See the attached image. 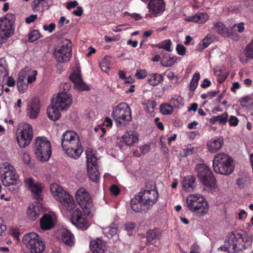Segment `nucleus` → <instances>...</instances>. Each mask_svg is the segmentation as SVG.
<instances>
[{"instance_id":"nucleus-1","label":"nucleus","mask_w":253,"mask_h":253,"mask_svg":"<svg viewBox=\"0 0 253 253\" xmlns=\"http://www.w3.org/2000/svg\"><path fill=\"white\" fill-rule=\"evenodd\" d=\"M252 239L245 231L236 230L229 233L224 246L220 247L221 250L229 253H235L251 245Z\"/></svg>"},{"instance_id":"nucleus-2","label":"nucleus","mask_w":253,"mask_h":253,"mask_svg":"<svg viewBox=\"0 0 253 253\" xmlns=\"http://www.w3.org/2000/svg\"><path fill=\"white\" fill-rule=\"evenodd\" d=\"M52 195L55 199L60 203L59 207L63 210L71 211L76 206L72 196L56 183H53L50 186Z\"/></svg>"},{"instance_id":"nucleus-3","label":"nucleus","mask_w":253,"mask_h":253,"mask_svg":"<svg viewBox=\"0 0 253 253\" xmlns=\"http://www.w3.org/2000/svg\"><path fill=\"white\" fill-rule=\"evenodd\" d=\"M186 205L189 210L197 216L205 215L209 210V204L205 198L198 194L189 195L186 198Z\"/></svg>"},{"instance_id":"nucleus-4","label":"nucleus","mask_w":253,"mask_h":253,"mask_svg":"<svg viewBox=\"0 0 253 253\" xmlns=\"http://www.w3.org/2000/svg\"><path fill=\"white\" fill-rule=\"evenodd\" d=\"M212 168L214 171L223 175H229L234 169L233 159L225 153L215 155L212 161Z\"/></svg>"},{"instance_id":"nucleus-5","label":"nucleus","mask_w":253,"mask_h":253,"mask_svg":"<svg viewBox=\"0 0 253 253\" xmlns=\"http://www.w3.org/2000/svg\"><path fill=\"white\" fill-rule=\"evenodd\" d=\"M14 22L15 15L12 13H7L0 18V48L13 34Z\"/></svg>"},{"instance_id":"nucleus-6","label":"nucleus","mask_w":253,"mask_h":253,"mask_svg":"<svg viewBox=\"0 0 253 253\" xmlns=\"http://www.w3.org/2000/svg\"><path fill=\"white\" fill-rule=\"evenodd\" d=\"M34 151L36 158L39 161H47L51 153L50 142L45 137H37L34 143Z\"/></svg>"},{"instance_id":"nucleus-7","label":"nucleus","mask_w":253,"mask_h":253,"mask_svg":"<svg viewBox=\"0 0 253 253\" xmlns=\"http://www.w3.org/2000/svg\"><path fill=\"white\" fill-rule=\"evenodd\" d=\"M112 117L117 126H125L132 120L131 109L126 103H120L113 108Z\"/></svg>"},{"instance_id":"nucleus-8","label":"nucleus","mask_w":253,"mask_h":253,"mask_svg":"<svg viewBox=\"0 0 253 253\" xmlns=\"http://www.w3.org/2000/svg\"><path fill=\"white\" fill-rule=\"evenodd\" d=\"M23 243L31 253H42L45 250V243L34 232L24 235Z\"/></svg>"},{"instance_id":"nucleus-9","label":"nucleus","mask_w":253,"mask_h":253,"mask_svg":"<svg viewBox=\"0 0 253 253\" xmlns=\"http://www.w3.org/2000/svg\"><path fill=\"white\" fill-rule=\"evenodd\" d=\"M195 169L201 182L207 187L213 188L216 185V179L211 170L205 164L196 165Z\"/></svg>"},{"instance_id":"nucleus-10","label":"nucleus","mask_w":253,"mask_h":253,"mask_svg":"<svg viewBox=\"0 0 253 253\" xmlns=\"http://www.w3.org/2000/svg\"><path fill=\"white\" fill-rule=\"evenodd\" d=\"M76 199L77 202L81 207L84 214L86 215H91L94 211L92 200L89 194L84 188H80L76 192Z\"/></svg>"},{"instance_id":"nucleus-11","label":"nucleus","mask_w":253,"mask_h":253,"mask_svg":"<svg viewBox=\"0 0 253 253\" xmlns=\"http://www.w3.org/2000/svg\"><path fill=\"white\" fill-rule=\"evenodd\" d=\"M72 43L67 39L62 40V44L58 46L54 51V55L57 61L59 63H64L68 61L72 55Z\"/></svg>"},{"instance_id":"nucleus-12","label":"nucleus","mask_w":253,"mask_h":253,"mask_svg":"<svg viewBox=\"0 0 253 253\" xmlns=\"http://www.w3.org/2000/svg\"><path fill=\"white\" fill-rule=\"evenodd\" d=\"M22 129L17 135L16 139L21 148H25L31 142L33 137V128L31 125L27 123L22 124Z\"/></svg>"},{"instance_id":"nucleus-13","label":"nucleus","mask_w":253,"mask_h":253,"mask_svg":"<svg viewBox=\"0 0 253 253\" xmlns=\"http://www.w3.org/2000/svg\"><path fill=\"white\" fill-rule=\"evenodd\" d=\"M138 196L141 199L143 206L148 209L157 202L159 197V193L154 185L151 190L147 189L141 191L139 193Z\"/></svg>"},{"instance_id":"nucleus-14","label":"nucleus","mask_w":253,"mask_h":253,"mask_svg":"<svg viewBox=\"0 0 253 253\" xmlns=\"http://www.w3.org/2000/svg\"><path fill=\"white\" fill-rule=\"evenodd\" d=\"M80 141L79 136L76 132L67 130L62 135L61 145L65 151L71 146L75 147Z\"/></svg>"},{"instance_id":"nucleus-15","label":"nucleus","mask_w":253,"mask_h":253,"mask_svg":"<svg viewBox=\"0 0 253 253\" xmlns=\"http://www.w3.org/2000/svg\"><path fill=\"white\" fill-rule=\"evenodd\" d=\"M143 2H146L148 0H141ZM147 7L150 14H148L146 17H157L162 14L165 9V4L163 0H150Z\"/></svg>"},{"instance_id":"nucleus-16","label":"nucleus","mask_w":253,"mask_h":253,"mask_svg":"<svg viewBox=\"0 0 253 253\" xmlns=\"http://www.w3.org/2000/svg\"><path fill=\"white\" fill-rule=\"evenodd\" d=\"M237 24H235L232 27L226 28L221 22H217L214 24V29L219 34L224 37L230 38L233 40H238L239 35L237 33L236 30H234V28Z\"/></svg>"},{"instance_id":"nucleus-17","label":"nucleus","mask_w":253,"mask_h":253,"mask_svg":"<svg viewBox=\"0 0 253 253\" xmlns=\"http://www.w3.org/2000/svg\"><path fill=\"white\" fill-rule=\"evenodd\" d=\"M71 220L77 228L83 230H86L89 225L88 221L84 217L82 211L79 209L73 212Z\"/></svg>"},{"instance_id":"nucleus-18","label":"nucleus","mask_w":253,"mask_h":253,"mask_svg":"<svg viewBox=\"0 0 253 253\" xmlns=\"http://www.w3.org/2000/svg\"><path fill=\"white\" fill-rule=\"evenodd\" d=\"M25 183L31 191L35 199L39 202L42 201L41 193L42 189L41 184L39 182H35L34 179L31 177L26 178Z\"/></svg>"},{"instance_id":"nucleus-19","label":"nucleus","mask_w":253,"mask_h":253,"mask_svg":"<svg viewBox=\"0 0 253 253\" xmlns=\"http://www.w3.org/2000/svg\"><path fill=\"white\" fill-rule=\"evenodd\" d=\"M52 100H54L61 110H64L67 109L71 105L72 98L70 94L66 92H61Z\"/></svg>"},{"instance_id":"nucleus-20","label":"nucleus","mask_w":253,"mask_h":253,"mask_svg":"<svg viewBox=\"0 0 253 253\" xmlns=\"http://www.w3.org/2000/svg\"><path fill=\"white\" fill-rule=\"evenodd\" d=\"M41 109L39 99L37 97L33 98L27 105V115L32 119L37 118Z\"/></svg>"},{"instance_id":"nucleus-21","label":"nucleus","mask_w":253,"mask_h":253,"mask_svg":"<svg viewBox=\"0 0 253 253\" xmlns=\"http://www.w3.org/2000/svg\"><path fill=\"white\" fill-rule=\"evenodd\" d=\"M69 79L74 83L75 87L79 91L88 90L89 87L83 82L79 71L74 72L69 77Z\"/></svg>"},{"instance_id":"nucleus-22","label":"nucleus","mask_w":253,"mask_h":253,"mask_svg":"<svg viewBox=\"0 0 253 253\" xmlns=\"http://www.w3.org/2000/svg\"><path fill=\"white\" fill-rule=\"evenodd\" d=\"M89 247L92 253H104L107 249L105 242L100 238L91 240Z\"/></svg>"},{"instance_id":"nucleus-23","label":"nucleus","mask_w":253,"mask_h":253,"mask_svg":"<svg viewBox=\"0 0 253 253\" xmlns=\"http://www.w3.org/2000/svg\"><path fill=\"white\" fill-rule=\"evenodd\" d=\"M58 239L66 245L72 247L74 244V237L73 234L68 230L63 229L58 231Z\"/></svg>"},{"instance_id":"nucleus-24","label":"nucleus","mask_w":253,"mask_h":253,"mask_svg":"<svg viewBox=\"0 0 253 253\" xmlns=\"http://www.w3.org/2000/svg\"><path fill=\"white\" fill-rule=\"evenodd\" d=\"M59 110H61L59 107L57 106L54 100H52L50 105L47 107L46 110L48 118L52 121L59 119L61 115Z\"/></svg>"},{"instance_id":"nucleus-25","label":"nucleus","mask_w":253,"mask_h":253,"mask_svg":"<svg viewBox=\"0 0 253 253\" xmlns=\"http://www.w3.org/2000/svg\"><path fill=\"white\" fill-rule=\"evenodd\" d=\"M223 145V139L222 137L212 138L209 140L207 145L209 151L212 153H215L219 150Z\"/></svg>"},{"instance_id":"nucleus-26","label":"nucleus","mask_w":253,"mask_h":253,"mask_svg":"<svg viewBox=\"0 0 253 253\" xmlns=\"http://www.w3.org/2000/svg\"><path fill=\"white\" fill-rule=\"evenodd\" d=\"M123 142L126 145L130 146L138 140V135L135 131H126L122 137Z\"/></svg>"},{"instance_id":"nucleus-27","label":"nucleus","mask_w":253,"mask_h":253,"mask_svg":"<svg viewBox=\"0 0 253 253\" xmlns=\"http://www.w3.org/2000/svg\"><path fill=\"white\" fill-rule=\"evenodd\" d=\"M240 61L247 63L250 60L253 59V39L246 46L243 53L240 56Z\"/></svg>"},{"instance_id":"nucleus-28","label":"nucleus","mask_w":253,"mask_h":253,"mask_svg":"<svg viewBox=\"0 0 253 253\" xmlns=\"http://www.w3.org/2000/svg\"><path fill=\"white\" fill-rule=\"evenodd\" d=\"M183 189L187 192H192L196 187V178L193 175L185 176L182 181Z\"/></svg>"},{"instance_id":"nucleus-29","label":"nucleus","mask_w":253,"mask_h":253,"mask_svg":"<svg viewBox=\"0 0 253 253\" xmlns=\"http://www.w3.org/2000/svg\"><path fill=\"white\" fill-rule=\"evenodd\" d=\"M55 225L53 216L48 214H44L40 219V226L42 230H49Z\"/></svg>"},{"instance_id":"nucleus-30","label":"nucleus","mask_w":253,"mask_h":253,"mask_svg":"<svg viewBox=\"0 0 253 253\" xmlns=\"http://www.w3.org/2000/svg\"><path fill=\"white\" fill-rule=\"evenodd\" d=\"M66 154L70 157L77 159L81 155L83 152V149L82 146L80 141L78 142L77 145L74 147L72 146L69 148V149L65 150Z\"/></svg>"},{"instance_id":"nucleus-31","label":"nucleus","mask_w":253,"mask_h":253,"mask_svg":"<svg viewBox=\"0 0 253 253\" xmlns=\"http://www.w3.org/2000/svg\"><path fill=\"white\" fill-rule=\"evenodd\" d=\"M130 206L132 210L135 212H141L145 210L146 207L143 206V204L141 202L140 197L138 196H135L132 198L130 201Z\"/></svg>"},{"instance_id":"nucleus-32","label":"nucleus","mask_w":253,"mask_h":253,"mask_svg":"<svg viewBox=\"0 0 253 253\" xmlns=\"http://www.w3.org/2000/svg\"><path fill=\"white\" fill-rule=\"evenodd\" d=\"M26 74V71L22 70L20 72V75L19 77L17 83V85L19 92L20 93H24L26 92L28 89V84L25 83L24 75Z\"/></svg>"},{"instance_id":"nucleus-33","label":"nucleus","mask_w":253,"mask_h":253,"mask_svg":"<svg viewBox=\"0 0 253 253\" xmlns=\"http://www.w3.org/2000/svg\"><path fill=\"white\" fill-rule=\"evenodd\" d=\"M41 213V206L37 204L36 205H31L27 211V214L29 218L32 220H35Z\"/></svg>"},{"instance_id":"nucleus-34","label":"nucleus","mask_w":253,"mask_h":253,"mask_svg":"<svg viewBox=\"0 0 253 253\" xmlns=\"http://www.w3.org/2000/svg\"><path fill=\"white\" fill-rule=\"evenodd\" d=\"M162 235V231L159 228L148 230L146 234V238L148 242L159 240Z\"/></svg>"},{"instance_id":"nucleus-35","label":"nucleus","mask_w":253,"mask_h":253,"mask_svg":"<svg viewBox=\"0 0 253 253\" xmlns=\"http://www.w3.org/2000/svg\"><path fill=\"white\" fill-rule=\"evenodd\" d=\"M177 61V57L175 56H170L167 53L164 54L161 59V65L166 67H171Z\"/></svg>"},{"instance_id":"nucleus-36","label":"nucleus","mask_w":253,"mask_h":253,"mask_svg":"<svg viewBox=\"0 0 253 253\" xmlns=\"http://www.w3.org/2000/svg\"><path fill=\"white\" fill-rule=\"evenodd\" d=\"M208 18L209 16L206 13H198L193 16L187 18L186 20L189 22L204 23L207 21Z\"/></svg>"},{"instance_id":"nucleus-37","label":"nucleus","mask_w":253,"mask_h":253,"mask_svg":"<svg viewBox=\"0 0 253 253\" xmlns=\"http://www.w3.org/2000/svg\"><path fill=\"white\" fill-rule=\"evenodd\" d=\"M88 177L93 182H97L100 178V172L98 169V166L88 167L87 169Z\"/></svg>"},{"instance_id":"nucleus-38","label":"nucleus","mask_w":253,"mask_h":253,"mask_svg":"<svg viewBox=\"0 0 253 253\" xmlns=\"http://www.w3.org/2000/svg\"><path fill=\"white\" fill-rule=\"evenodd\" d=\"M2 184L5 186H9L18 184L19 181L18 176L17 175H13L10 176H5L1 179Z\"/></svg>"},{"instance_id":"nucleus-39","label":"nucleus","mask_w":253,"mask_h":253,"mask_svg":"<svg viewBox=\"0 0 253 253\" xmlns=\"http://www.w3.org/2000/svg\"><path fill=\"white\" fill-rule=\"evenodd\" d=\"M87 167H96L97 159L95 155L91 152L87 150L86 151Z\"/></svg>"},{"instance_id":"nucleus-40","label":"nucleus","mask_w":253,"mask_h":253,"mask_svg":"<svg viewBox=\"0 0 253 253\" xmlns=\"http://www.w3.org/2000/svg\"><path fill=\"white\" fill-rule=\"evenodd\" d=\"M148 82L152 85H156L163 80V76L159 74L155 73L150 75L148 79Z\"/></svg>"},{"instance_id":"nucleus-41","label":"nucleus","mask_w":253,"mask_h":253,"mask_svg":"<svg viewBox=\"0 0 253 253\" xmlns=\"http://www.w3.org/2000/svg\"><path fill=\"white\" fill-rule=\"evenodd\" d=\"M111 57L106 56L100 63V67L101 70L104 72H107L110 70Z\"/></svg>"},{"instance_id":"nucleus-42","label":"nucleus","mask_w":253,"mask_h":253,"mask_svg":"<svg viewBox=\"0 0 253 253\" xmlns=\"http://www.w3.org/2000/svg\"><path fill=\"white\" fill-rule=\"evenodd\" d=\"M200 78L199 73H195L193 77L192 80L190 84V90L194 91L197 87L198 82Z\"/></svg>"},{"instance_id":"nucleus-43","label":"nucleus","mask_w":253,"mask_h":253,"mask_svg":"<svg viewBox=\"0 0 253 253\" xmlns=\"http://www.w3.org/2000/svg\"><path fill=\"white\" fill-rule=\"evenodd\" d=\"M171 41L170 40H166L162 42L161 43L156 44L155 46L159 48L164 49L169 52H170L171 51Z\"/></svg>"},{"instance_id":"nucleus-44","label":"nucleus","mask_w":253,"mask_h":253,"mask_svg":"<svg viewBox=\"0 0 253 253\" xmlns=\"http://www.w3.org/2000/svg\"><path fill=\"white\" fill-rule=\"evenodd\" d=\"M182 100V98L180 96H174L171 99L170 102L172 106H173L174 108H177L183 105Z\"/></svg>"},{"instance_id":"nucleus-45","label":"nucleus","mask_w":253,"mask_h":253,"mask_svg":"<svg viewBox=\"0 0 253 253\" xmlns=\"http://www.w3.org/2000/svg\"><path fill=\"white\" fill-rule=\"evenodd\" d=\"M160 110L161 112L164 115L171 114L173 112L172 105L167 104L161 105Z\"/></svg>"},{"instance_id":"nucleus-46","label":"nucleus","mask_w":253,"mask_h":253,"mask_svg":"<svg viewBox=\"0 0 253 253\" xmlns=\"http://www.w3.org/2000/svg\"><path fill=\"white\" fill-rule=\"evenodd\" d=\"M10 170H14V167L7 162L3 163L0 164V175L4 174L7 171Z\"/></svg>"},{"instance_id":"nucleus-47","label":"nucleus","mask_w":253,"mask_h":253,"mask_svg":"<svg viewBox=\"0 0 253 253\" xmlns=\"http://www.w3.org/2000/svg\"><path fill=\"white\" fill-rule=\"evenodd\" d=\"M249 183V178L247 177H242L236 180V184L240 188H244Z\"/></svg>"},{"instance_id":"nucleus-48","label":"nucleus","mask_w":253,"mask_h":253,"mask_svg":"<svg viewBox=\"0 0 253 253\" xmlns=\"http://www.w3.org/2000/svg\"><path fill=\"white\" fill-rule=\"evenodd\" d=\"M104 232L108 234V236L110 235L111 237H112L117 233V229L115 225H113L105 228L104 230Z\"/></svg>"},{"instance_id":"nucleus-49","label":"nucleus","mask_w":253,"mask_h":253,"mask_svg":"<svg viewBox=\"0 0 253 253\" xmlns=\"http://www.w3.org/2000/svg\"><path fill=\"white\" fill-rule=\"evenodd\" d=\"M228 115L227 112H224L222 114L217 116V122L220 125H225L228 121Z\"/></svg>"},{"instance_id":"nucleus-50","label":"nucleus","mask_w":253,"mask_h":253,"mask_svg":"<svg viewBox=\"0 0 253 253\" xmlns=\"http://www.w3.org/2000/svg\"><path fill=\"white\" fill-rule=\"evenodd\" d=\"M40 34L38 31L33 30L29 34V41L34 42L39 39L40 37Z\"/></svg>"},{"instance_id":"nucleus-51","label":"nucleus","mask_w":253,"mask_h":253,"mask_svg":"<svg viewBox=\"0 0 253 253\" xmlns=\"http://www.w3.org/2000/svg\"><path fill=\"white\" fill-rule=\"evenodd\" d=\"M147 73L144 69H137L135 73V77L137 79H143L147 77Z\"/></svg>"},{"instance_id":"nucleus-52","label":"nucleus","mask_w":253,"mask_h":253,"mask_svg":"<svg viewBox=\"0 0 253 253\" xmlns=\"http://www.w3.org/2000/svg\"><path fill=\"white\" fill-rule=\"evenodd\" d=\"M156 103L154 100H149L146 103L147 111L149 112H151L156 107Z\"/></svg>"},{"instance_id":"nucleus-53","label":"nucleus","mask_w":253,"mask_h":253,"mask_svg":"<svg viewBox=\"0 0 253 253\" xmlns=\"http://www.w3.org/2000/svg\"><path fill=\"white\" fill-rule=\"evenodd\" d=\"M240 102L241 106L243 107H247L248 104L250 103L253 104L252 98L248 96L241 98Z\"/></svg>"},{"instance_id":"nucleus-54","label":"nucleus","mask_w":253,"mask_h":253,"mask_svg":"<svg viewBox=\"0 0 253 253\" xmlns=\"http://www.w3.org/2000/svg\"><path fill=\"white\" fill-rule=\"evenodd\" d=\"M211 39L209 38L208 36H207L206 38H205L203 40L202 42L199 43V47H200V46H201L202 45L203 48H202V49H203L207 47L210 45V44L211 43Z\"/></svg>"},{"instance_id":"nucleus-55","label":"nucleus","mask_w":253,"mask_h":253,"mask_svg":"<svg viewBox=\"0 0 253 253\" xmlns=\"http://www.w3.org/2000/svg\"><path fill=\"white\" fill-rule=\"evenodd\" d=\"M177 53L181 56H184L186 53V48L182 44H177L176 46Z\"/></svg>"},{"instance_id":"nucleus-56","label":"nucleus","mask_w":253,"mask_h":253,"mask_svg":"<svg viewBox=\"0 0 253 253\" xmlns=\"http://www.w3.org/2000/svg\"><path fill=\"white\" fill-rule=\"evenodd\" d=\"M228 122L230 126H235L238 125L239 120L236 117L231 116L228 120Z\"/></svg>"},{"instance_id":"nucleus-57","label":"nucleus","mask_w":253,"mask_h":253,"mask_svg":"<svg viewBox=\"0 0 253 253\" xmlns=\"http://www.w3.org/2000/svg\"><path fill=\"white\" fill-rule=\"evenodd\" d=\"M110 192L112 195L117 196L120 193V189L115 185H112L110 187Z\"/></svg>"},{"instance_id":"nucleus-58","label":"nucleus","mask_w":253,"mask_h":253,"mask_svg":"<svg viewBox=\"0 0 253 253\" xmlns=\"http://www.w3.org/2000/svg\"><path fill=\"white\" fill-rule=\"evenodd\" d=\"M37 75V71L34 70L32 71V75L29 76L27 79V82L29 84H32L36 79V76Z\"/></svg>"},{"instance_id":"nucleus-59","label":"nucleus","mask_w":253,"mask_h":253,"mask_svg":"<svg viewBox=\"0 0 253 253\" xmlns=\"http://www.w3.org/2000/svg\"><path fill=\"white\" fill-rule=\"evenodd\" d=\"M22 160L25 164H29L31 161V157L29 154L26 152H24L23 154Z\"/></svg>"},{"instance_id":"nucleus-60","label":"nucleus","mask_w":253,"mask_h":253,"mask_svg":"<svg viewBox=\"0 0 253 253\" xmlns=\"http://www.w3.org/2000/svg\"><path fill=\"white\" fill-rule=\"evenodd\" d=\"M55 28V25L54 23H50L49 25H44L43 28L45 31H47L50 33L52 32Z\"/></svg>"},{"instance_id":"nucleus-61","label":"nucleus","mask_w":253,"mask_h":253,"mask_svg":"<svg viewBox=\"0 0 253 253\" xmlns=\"http://www.w3.org/2000/svg\"><path fill=\"white\" fill-rule=\"evenodd\" d=\"M37 18V14H32L28 17H27L25 22L27 24H30L35 21Z\"/></svg>"},{"instance_id":"nucleus-62","label":"nucleus","mask_w":253,"mask_h":253,"mask_svg":"<svg viewBox=\"0 0 253 253\" xmlns=\"http://www.w3.org/2000/svg\"><path fill=\"white\" fill-rule=\"evenodd\" d=\"M150 150V147L148 145H143L140 148V151L143 155L148 153Z\"/></svg>"},{"instance_id":"nucleus-63","label":"nucleus","mask_w":253,"mask_h":253,"mask_svg":"<svg viewBox=\"0 0 253 253\" xmlns=\"http://www.w3.org/2000/svg\"><path fill=\"white\" fill-rule=\"evenodd\" d=\"M193 153V148H187L183 150V157H186L191 155Z\"/></svg>"},{"instance_id":"nucleus-64","label":"nucleus","mask_w":253,"mask_h":253,"mask_svg":"<svg viewBox=\"0 0 253 253\" xmlns=\"http://www.w3.org/2000/svg\"><path fill=\"white\" fill-rule=\"evenodd\" d=\"M72 13L74 15L80 17L83 13V9L82 7L78 6L77 9L74 10Z\"/></svg>"}]
</instances>
